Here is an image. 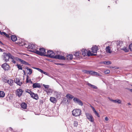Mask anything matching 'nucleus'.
Wrapping results in <instances>:
<instances>
[{
    "label": "nucleus",
    "instance_id": "obj_1",
    "mask_svg": "<svg viewBox=\"0 0 132 132\" xmlns=\"http://www.w3.org/2000/svg\"><path fill=\"white\" fill-rule=\"evenodd\" d=\"M25 47L30 49V51L36 53L38 48L37 46L34 44H29L28 46H25Z\"/></svg>",
    "mask_w": 132,
    "mask_h": 132
},
{
    "label": "nucleus",
    "instance_id": "obj_2",
    "mask_svg": "<svg viewBox=\"0 0 132 132\" xmlns=\"http://www.w3.org/2000/svg\"><path fill=\"white\" fill-rule=\"evenodd\" d=\"M3 59L6 62L9 61L10 58L12 59H13L14 58V56H12L11 54L9 53H3Z\"/></svg>",
    "mask_w": 132,
    "mask_h": 132
},
{
    "label": "nucleus",
    "instance_id": "obj_3",
    "mask_svg": "<svg viewBox=\"0 0 132 132\" xmlns=\"http://www.w3.org/2000/svg\"><path fill=\"white\" fill-rule=\"evenodd\" d=\"M81 52L82 55L84 56H95L96 55V54L91 53L90 51H88L87 50L84 49H82V50Z\"/></svg>",
    "mask_w": 132,
    "mask_h": 132
},
{
    "label": "nucleus",
    "instance_id": "obj_4",
    "mask_svg": "<svg viewBox=\"0 0 132 132\" xmlns=\"http://www.w3.org/2000/svg\"><path fill=\"white\" fill-rule=\"evenodd\" d=\"M72 114L75 116H79L81 114V111L79 109H76L72 111Z\"/></svg>",
    "mask_w": 132,
    "mask_h": 132
},
{
    "label": "nucleus",
    "instance_id": "obj_5",
    "mask_svg": "<svg viewBox=\"0 0 132 132\" xmlns=\"http://www.w3.org/2000/svg\"><path fill=\"white\" fill-rule=\"evenodd\" d=\"M36 53L41 56H45L46 54L45 50L43 48H40L39 51L37 50Z\"/></svg>",
    "mask_w": 132,
    "mask_h": 132
},
{
    "label": "nucleus",
    "instance_id": "obj_6",
    "mask_svg": "<svg viewBox=\"0 0 132 132\" xmlns=\"http://www.w3.org/2000/svg\"><path fill=\"white\" fill-rule=\"evenodd\" d=\"M54 55L55 54L53 51L49 50L47 51V54H45V56L54 58Z\"/></svg>",
    "mask_w": 132,
    "mask_h": 132
},
{
    "label": "nucleus",
    "instance_id": "obj_7",
    "mask_svg": "<svg viewBox=\"0 0 132 132\" xmlns=\"http://www.w3.org/2000/svg\"><path fill=\"white\" fill-rule=\"evenodd\" d=\"M73 100L75 103L78 104L79 105L81 106L83 105V103L79 99L75 97L74 98Z\"/></svg>",
    "mask_w": 132,
    "mask_h": 132
},
{
    "label": "nucleus",
    "instance_id": "obj_8",
    "mask_svg": "<svg viewBox=\"0 0 132 132\" xmlns=\"http://www.w3.org/2000/svg\"><path fill=\"white\" fill-rule=\"evenodd\" d=\"M86 115L87 119L90 121L93 122L94 121V119L91 114L89 113H86Z\"/></svg>",
    "mask_w": 132,
    "mask_h": 132
},
{
    "label": "nucleus",
    "instance_id": "obj_9",
    "mask_svg": "<svg viewBox=\"0 0 132 132\" xmlns=\"http://www.w3.org/2000/svg\"><path fill=\"white\" fill-rule=\"evenodd\" d=\"M2 67L5 70H8L9 69V65L7 63H5L2 65Z\"/></svg>",
    "mask_w": 132,
    "mask_h": 132
},
{
    "label": "nucleus",
    "instance_id": "obj_10",
    "mask_svg": "<svg viewBox=\"0 0 132 132\" xmlns=\"http://www.w3.org/2000/svg\"><path fill=\"white\" fill-rule=\"evenodd\" d=\"M54 59H55L60 60H65V57H64L63 56L60 55H57L55 56Z\"/></svg>",
    "mask_w": 132,
    "mask_h": 132
},
{
    "label": "nucleus",
    "instance_id": "obj_11",
    "mask_svg": "<svg viewBox=\"0 0 132 132\" xmlns=\"http://www.w3.org/2000/svg\"><path fill=\"white\" fill-rule=\"evenodd\" d=\"M98 50V47L95 46L93 47L92 48V52L94 53H96L97 51Z\"/></svg>",
    "mask_w": 132,
    "mask_h": 132
},
{
    "label": "nucleus",
    "instance_id": "obj_12",
    "mask_svg": "<svg viewBox=\"0 0 132 132\" xmlns=\"http://www.w3.org/2000/svg\"><path fill=\"white\" fill-rule=\"evenodd\" d=\"M118 43L117 46V49L118 50V49H120V48L123 46V43L122 41H118Z\"/></svg>",
    "mask_w": 132,
    "mask_h": 132
},
{
    "label": "nucleus",
    "instance_id": "obj_13",
    "mask_svg": "<svg viewBox=\"0 0 132 132\" xmlns=\"http://www.w3.org/2000/svg\"><path fill=\"white\" fill-rule=\"evenodd\" d=\"M117 41H114L112 42L111 46L112 47H116L117 48V46L118 44Z\"/></svg>",
    "mask_w": 132,
    "mask_h": 132
},
{
    "label": "nucleus",
    "instance_id": "obj_14",
    "mask_svg": "<svg viewBox=\"0 0 132 132\" xmlns=\"http://www.w3.org/2000/svg\"><path fill=\"white\" fill-rule=\"evenodd\" d=\"M16 60L20 61L23 64L27 65H29V64L27 62L24 61L21 59H19L18 58H16Z\"/></svg>",
    "mask_w": 132,
    "mask_h": 132
},
{
    "label": "nucleus",
    "instance_id": "obj_15",
    "mask_svg": "<svg viewBox=\"0 0 132 132\" xmlns=\"http://www.w3.org/2000/svg\"><path fill=\"white\" fill-rule=\"evenodd\" d=\"M30 95L32 97L36 100H37L38 99V96L37 94H35L32 92L31 94Z\"/></svg>",
    "mask_w": 132,
    "mask_h": 132
},
{
    "label": "nucleus",
    "instance_id": "obj_16",
    "mask_svg": "<svg viewBox=\"0 0 132 132\" xmlns=\"http://www.w3.org/2000/svg\"><path fill=\"white\" fill-rule=\"evenodd\" d=\"M16 95L20 97L23 91L21 89H18L16 90Z\"/></svg>",
    "mask_w": 132,
    "mask_h": 132
},
{
    "label": "nucleus",
    "instance_id": "obj_17",
    "mask_svg": "<svg viewBox=\"0 0 132 132\" xmlns=\"http://www.w3.org/2000/svg\"><path fill=\"white\" fill-rule=\"evenodd\" d=\"M4 81L5 83H7L11 86L13 85V81L11 79H10L8 80H5Z\"/></svg>",
    "mask_w": 132,
    "mask_h": 132
},
{
    "label": "nucleus",
    "instance_id": "obj_18",
    "mask_svg": "<svg viewBox=\"0 0 132 132\" xmlns=\"http://www.w3.org/2000/svg\"><path fill=\"white\" fill-rule=\"evenodd\" d=\"M111 48L109 46L106 47L105 51L107 53H111L112 52V51L111 50Z\"/></svg>",
    "mask_w": 132,
    "mask_h": 132
},
{
    "label": "nucleus",
    "instance_id": "obj_19",
    "mask_svg": "<svg viewBox=\"0 0 132 132\" xmlns=\"http://www.w3.org/2000/svg\"><path fill=\"white\" fill-rule=\"evenodd\" d=\"M15 82L18 85H21L22 83L20 81L19 79L18 78H16L14 80Z\"/></svg>",
    "mask_w": 132,
    "mask_h": 132
},
{
    "label": "nucleus",
    "instance_id": "obj_20",
    "mask_svg": "<svg viewBox=\"0 0 132 132\" xmlns=\"http://www.w3.org/2000/svg\"><path fill=\"white\" fill-rule=\"evenodd\" d=\"M41 86L38 83H35L33 84L32 87L34 88H40Z\"/></svg>",
    "mask_w": 132,
    "mask_h": 132
},
{
    "label": "nucleus",
    "instance_id": "obj_21",
    "mask_svg": "<svg viewBox=\"0 0 132 132\" xmlns=\"http://www.w3.org/2000/svg\"><path fill=\"white\" fill-rule=\"evenodd\" d=\"M111 101L114 103L118 104L120 103L121 102V100L119 99H117L116 100H111Z\"/></svg>",
    "mask_w": 132,
    "mask_h": 132
},
{
    "label": "nucleus",
    "instance_id": "obj_22",
    "mask_svg": "<svg viewBox=\"0 0 132 132\" xmlns=\"http://www.w3.org/2000/svg\"><path fill=\"white\" fill-rule=\"evenodd\" d=\"M11 39L13 42H15L17 40V38L14 35H12L11 36Z\"/></svg>",
    "mask_w": 132,
    "mask_h": 132
},
{
    "label": "nucleus",
    "instance_id": "obj_23",
    "mask_svg": "<svg viewBox=\"0 0 132 132\" xmlns=\"http://www.w3.org/2000/svg\"><path fill=\"white\" fill-rule=\"evenodd\" d=\"M21 105V107L23 109H26L27 108V105L24 103H22Z\"/></svg>",
    "mask_w": 132,
    "mask_h": 132
},
{
    "label": "nucleus",
    "instance_id": "obj_24",
    "mask_svg": "<svg viewBox=\"0 0 132 132\" xmlns=\"http://www.w3.org/2000/svg\"><path fill=\"white\" fill-rule=\"evenodd\" d=\"M120 50H123L126 52H128L129 51V50L128 48H127L126 47H123V46L120 48Z\"/></svg>",
    "mask_w": 132,
    "mask_h": 132
},
{
    "label": "nucleus",
    "instance_id": "obj_25",
    "mask_svg": "<svg viewBox=\"0 0 132 132\" xmlns=\"http://www.w3.org/2000/svg\"><path fill=\"white\" fill-rule=\"evenodd\" d=\"M45 90L47 92L48 94H50V93H52L53 91L52 89L50 88L47 89H46Z\"/></svg>",
    "mask_w": 132,
    "mask_h": 132
},
{
    "label": "nucleus",
    "instance_id": "obj_26",
    "mask_svg": "<svg viewBox=\"0 0 132 132\" xmlns=\"http://www.w3.org/2000/svg\"><path fill=\"white\" fill-rule=\"evenodd\" d=\"M66 97L69 99H72L73 98V96L69 94H68L66 95Z\"/></svg>",
    "mask_w": 132,
    "mask_h": 132
},
{
    "label": "nucleus",
    "instance_id": "obj_27",
    "mask_svg": "<svg viewBox=\"0 0 132 132\" xmlns=\"http://www.w3.org/2000/svg\"><path fill=\"white\" fill-rule=\"evenodd\" d=\"M50 100L51 101L54 103L56 102V99L54 97H51Z\"/></svg>",
    "mask_w": 132,
    "mask_h": 132
},
{
    "label": "nucleus",
    "instance_id": "obj_28",
    "mask_svg": "<svg viewBox=\"0 0 132 132\" xmlns=\"http://www.w3.org/2000/svg\"><path fill=\"white\" fill-rule=\"evenodd\" d=\"M88 86H89L90 87H91L92 88H94L97 89V86L93 85H92L90 83L88 84Z\"/></svg>",
    "mask_w": 132,
    "mask_h": 132
},
{
    "label": "nucleus",
    "instance_id": "obj_29",
    "mask_svg": "<svg viewBox=\"0 0 132 132\" xmlns=\"http://www.w3.org/2000/svg\"><path fill=\"white\" fill-rule=\"evenodd\" d=\"M5 95V93L3 91H0V97H3Z\"/></svg>",
    "mask_w": 132,
    "mask_h": 132
},
{
    "label": "nucleus",
    "instance_id": "obj_30",
    "mask_svg": "<svg viewBox=\"0 0 132 132\" xmlns=\"http://www.w3.org/2000/svg\"><path fill=\"white\" fill-rule=\"evenodd\" d=\"M26 69L28 70L29 71V72H28V74L29 75H30L32 73V70L28 68L27 67L26 68Z\"/></svg>",
    "mask_w": 132,
    "mask_h": 132
},
{
    "label": "nucleus",
    "instance_id": "obj_31",
    "mask_svg": "<svg viewBox=\"0 0 132 132\" xmlns=\"http://www.w3.org/2000/svg\"><path fill=\"white\" fill-rule=\"evenodd\" d=\"M103 63L107 65H109L111 64V61H104L103 62Z\"/></svg>",
    "mask_w": 132,
    "mask_h": 132
},
{
    "label": "nucleus",
    "instance_id": "obj_32",
    "mask_svg": "<svg viewBox=\"0 0 132 132\" xmlns=\"http://www.w3.org/2000/svg\"><path fill=\"white\" fill-rule=\"evenodd\" d=\"M21 45L23 46L24 45L25 47V46H28V45L26 44V42H23L22 41L20 43Z\"/></svg>",
    "mask_w": 132,
    "mask_h": 132
},
{
    "label": "nucleus",
    "instance_id": "obj_33",
    "mask_svg": "<svg viewBox=\"0 0 132 132\" xmlns=\"http://www.w3.org/2000/svg\"><path fill=\"white\" fill-rule=\"evenodd\" d=\"M67 59L68 60H71L72 59L73 55H69L67 56Z\"/></svg>",
    "mask_w": 132,
    "mask_h": 132
},
{
    "label": "nucleus",
    "instance_id": "obj_34",
    "mask_svg": "<svg viewBox=\"0 0 132 132\" xmlns=\"http://www.w3.org/2000/svg\"><path fill=\"white\" fill-rule=\"evenodd\" d=\"M78 125V122L76 121H74L73 125L74 126L77 127Z\"/></svg>",
    "mask_w": 132,
    "mask_h": 132
},
{
    "label": "nucleus",
    "instance_id": "obj_35",
    "mask_svg": "<svg viewBox=\"0 0 132 132\" xmlns=\"http://www.w3.org/2000/svg\"><path fill=\"white\" fill-rule=\"evenodd\" d=\"M93 75L94 76H100V74L98 73L97 72H96L95 71H94L93 72Z\"/></svg>",
    "mask_w": 132,
    "mask_h": 132
},
{
    "label": "nucleus",
    "instance_id": "obj_36",
    "mask_svg": "<svg viewBox=\"0 0 132 132\" xmlns=\"http://www.w3.org/2000/svg\"><path fill=\"white\" fill-rule=\"evenodd\" d=\"M43 86L46 88V89H47L49 88V85H46L43 84Z\"/></svg>",
    "mask_w": 132,
    "mask_h": 132
},
{
    "label": "nucleus",
    "instance_id": "obj_37",
    "mask_svg": "<svg viewBox=\"0 0 132 132\" xmlns=\"http://www.w3.org/2000/svg\"><path fill=\"white\" fill-rule=\"evenodd\" d=\"M16 65L17 66V68L19 69L20 70H22V67L20 66L18 64H16Z\"/></svg>",
    "mask_w": 132,
    "mask_h": 132
},
{
    "label": "nucleus",
    "instance_id": "obj_38",
    "mask_svg": "<svg viewBox=\"0 0 132 132\" xmlns=\"http://www.w3.org/2000/svg\"><path fill=\"white\" fill-rule=\"evenodd\" d=\"M79 52H77L75 53L74 55L75 56L78 57L79 56Z\"/></svg>",
    "mask_w": 132,
    "mask_h": 132
},
{
    "label": "nucleus",
    "instance_id": "obj_39",
    "mask_svg": "<svg viewBox=\"0 0 132 132\" xmlns=\"http://www.w3.org/2000/svg\"><path fill=\"white\" fill-rule=\"evenodd\" d=\"M35 69L39 71L41 73H42L43 72V70L41 69H40L38 68H36Z\"/></svg>",
    "mask_w": 132,
    "mask_h": 132
},
{
    "label": "nucleus",
    "instance_id": "obj_40",
    "mask_svg": "<svg viewBox=\"0 0 132 132\" xmlns=\"http://www.w3.org/2000/svg\"><path fill=\"white\" fill-rule=\"evenodd\" d=\"M26 92L28 93L29 94L31 95V94L32 93L30 90L29 89H27L26 90Z\"/></svg>",
    "mask_w": 132,
    "mask_h": 132
},
{
    "label": "nucleus",
    "instance_id": "obj_41",
    "mask_svg": "<svg viewBox=\"0 0 132 132\" xmlns=\"http://www.w3.org/2000/svg\"><path fill=\"white\" fill-rule=\"evenodd\" d=\"M89 71L84 70L83 71L84 73L87 74H89Z\"/></svg>",
    "mask_w": 132,
    "mask_h": 132
},
{
    "label": "nucleus",
    "instance_id": "obj_42",
    "mask_svg": "<svg viewBox=\"0 0 132 132\" xmlns=\"http://www.w3.org/2000/svg\"><path fill=\"white\" fill-rule=\"evenodd\" d=\"M129 48L131 51H132V44H130L129 45Z\"/></svg>",
    "mask_w": 132,
    "mask_h": 132
},
{
    "label": "nucleus",
    "instance_id": "obj_43",
    "mask_svg": "<svg viewBox=\"0 0 132 132\" xmlns=\"http://www.w3.org/2000/svg\"><path fill=\"white\" fill-rule=\"evenodd\" d=\"M110 72V71L109 70H106L104 71V73L105 74H107Z\"/></svg>",
    "mask_w": 132,
    "mask_h": 132
},
{
    "label": "nucleus",
    "instance_id": "obj_44",
    "mask_svg": "<svg viewBox=\"0 0 132 132\" xmlns=\"http://www.w3.org/2000/svg\"><path fill=\"white\" fill-rule=\"evenodd\" d=\"M94 71H89V74L93 75V73H94Z\"/></svg>",
    "mask_w": 132,
    "mask_h": 132
},
{
    "label": "nucleus",
    "instance_id": "obj_45",
    "mask_svg": "<svg viewBox=\"0 0 132 132\" xmlns=\"http://www.w3.org/2000/svg\"><path fill=\"white\" fill-rule=\"evenodd\" d=\"M94 113L97 116H98V117H100L99 114L98 112H97L96 111L94 112Z\"/></svg>",
    "mask_w": 132,
    "mask_h": 132
},
{
    "label": "nucleus",
    "instance_id": "obj_46",
    "mask_svg": "<svg viewBox=\"0 0 132 132\" xmlns=\"http://www.w3.org/2000/svg\"><path fill=\"white\" fill-rule=\"evenodd\" d=\"M55 94L56 95V96L57 97H60V95L59 94H58V93L57 92H55Z\"/></svg>",
    "mask_w": 132,
    "mask_h": 132
},
{
    "label": "nucleus",
    "instance_id": "obj_47",
    "mask_svg": "<svg viewBox=\"0 0 132 132\" xmlns=\"http://www.w3.org/2000/svg\"><path fill=\"white\" fill-rule=\"evenodd\" d=\"M4 33V35L3 36H5L7 38L9 37V35L7 34L5 32Z\"/></svg>",
    "mask_w": 132,
    "mask_h": 132
},
{
    "label": "nucleus",
    "instance_id": "obj_48",
    "mask_svg": "<svg viewBox=\"0 0 132 132\" xmlns=\"http://www.w3.org/2000/svg\"><path fill=\"white\" fill-rule=\"evenodd\" d=\"M29 78V77L28 76H27V77L26 81L27 83H28L29 82V81L28 80V79Z\"/></svg>",
    "mask_w": 132,
    "mask_h": 132
},
{
    "label": "nucleus",
    "instance_id": "obj_49",
    "mask_svg": "<svg viewBox=\"0 0 132 132\" xmlns=\"http://www.w3.org/2000/svg\"><path fill=\"white\" fill-rule=\"evenodd\" d=\"M42 73H43L44 74H45V75H48V73H47V72H44V71H43V72H42Z\"/></svg>",
    "mask_w": 132,
    "mask_h": 132
},
{
    "label": "nucleus",
    "instance_id": "obj_50",
    "mask_svg": "<svg viewBox=\"0 0 132 132\" xmlns=\"http://www.w3.org/2000/svg\"><path fill=\"white\" fill-rule=\"evenodd\" d=\"M4 33H5V32H1L0 31V34L1 35H3V36L4 35Z\"/></svg>",
    "mask_w": 132,
    "mask_h": 132
},
{
    "label": "nucleus",
    "instance_id": "obj_51",
    "mask_svg": "<svg viewBox=\"0 0 132 132\" xmlns=\"http://www.w3.org/2000/svg\"><path fill=\"white\" fill-rule=\"evenodd\" d=\"M105 120L106 121H108L109 120V118L107 117H106L105 118Z\"/></svg>",
    "mask_w": 132,
    "mask_h": 132
},
{
    "label": "nucleus",
    "instance_id": "obj_52",
    "mask_svg": "<svg viewBox=\"0 0 132 132\" xmlns=\"http://www.w3.org/2000/svg\"><path fill=\"white\" fill-rule=\"evenodd\" d=\"M14 59V58L13 59H12L13 60L12 61V62L14 63H16V61L13 60Z\"/></svg>",
    "mask_w": 132,
    "mask_h": 132
},
{
    "label": "nucleus",
    "instance_id": "obj_53",
    "mask_svg": "<svg viewBox=\"0 0 132 132\" xmlns=\"http://www.w3.org/2000/svg\"><path fill=\"white\" fill-rule=\"evenodd\" d=\"M92 109L94 112H95V111H96V110H95V109L94 108Z\"/></svg>",
    "mask_w": 132,
    "mask_h": 132
},
{
    "label": "nucleus",
    "instance_id": "obj_54",
    "mask_svg": "<svg viewBox=\"0 0 132 132\" xmlns=\"http://www.w3.org/2000/svg\"><path fill=\"white\" fill-rule=\"evenodd\" d=\"M4 50L2 49L1 48H0V52H3V51Z\"/></svg>",
    "mask_w": 132,
    "mask_h": 132
},
{
    "label": "nucleus",
    "instance_id": "obj_55",
    "mask_svg": "<svg viewBox=\"0 0 132 132\" xmlns=\"http://www.w3.org/2000/svg\"><path fill=\"white\" fill-rule=\"evenodd\" d=\"M9 130H12V129L11 127H10L9 128Z\"/></svg>",
    "mask_w": 132,
    "mask_h": 132
},
{
    "label": "nucleus",
    "instance_id": "obj_56",
    "mask_svg": "<svg viewBox=\"0 0 132 132\" xmlns=\"http://www.w3.org/2000/svg\"><path fill=\"white\" fill-rule=\"evenodd\" d=\"M128 104L129 105H131V104L130 103H128Z\"/></svg>",
    "mask_w": 132,
    "mask_h": 132
},
{
    "label": "nucleus",
    "instance_id": "obj_57",
    "mask_svg": "<svg viewBox=\"0 0 132 132\" xmlns=\"http://www.w3.org/2000/svg\"><path fill=\"white\" fill-rule=\"evenodd\" d=\"M56 65H61L62 64H60V63H56Z\"/></svg>",
    "mask_w": 132,
    "mask_h": 132
},
{
    "label": "nucleus",
    "instance_id": "obj_58",
    "mask_svg": "<svg viewBox=\"0 0 132 132\" xmlns=\"http://www.w3.org/2000/svg\"><path fill=\"white\" fill-rule=\"evenodd\" d=\"M23 73H24V74H25L26 73V72H25V71L24 70H23Z\"/></svg>",
    "mask_w": 132,
    "mask_h": 132
},
{
    "label": "nucleus",
    "instance_id": "obj_59",
    "mask_svg": "<svg viewBox=\"0 0 132 132\" xmlns=\"http://www.w3.org/2000/svg\"><path fill=\"white\" fill-rule=\"evenodd\" d=\"M28 80L29 81H29H31V79H28Z\"/></svg>",
    "mask_w": 132,
    "mask_h": 132
},
{
    "label": "nucleus",
    "instance_id": "obj_60",
    "mask_svg": "<svg viewBox=\"0 0 132 132\" xmlns=\"http://www.w3.org/2000/svg\"><path fill=\"white\" fill-rule=\"evenodd\" d=\"M0 43H1V44H2V45H3L4 44L0 41Z\"/></svg>",
    "mask_w": 132,
    "mask_h": 132
},
{
    "label": "nucleus",
    "instance_id": "obj_61",
    "mask_svg": "<svg viewBox=\"0 0 132 132\" xmlns=\"http://www.w3.org/2000/svg\"><path fill=\"white\" fill-rule=\"evenodd\" d=\"M130 90L131 92H132V89H130Z\"/></svg>",
    "mask_w": 132,
    "mask_h": 132
},
{
    "label": "nucleus",
    "instance_id": "obj_62",
    "mask_svg": "<svg viewBox=\"0 0 132 132\" xmlns=\"http://www.w3.org/2000/svg\"><path fill=\"white\" fill-rule=\"evenodd\" d=\"M91 108L93 109V108H94V107L92 106H91Z\"/></svg>",
    "mask_w": 132,
    "mask_h": 132
},
{
    "label": "nucleus",
    "instance_id": "obj_63",
    "mask_svg": "<svg viewBox=\"0 0 132 132\" xmlns=\"http://www.w3.org/2000/svg\"><path fill=\"white\" fill-rule=\"evenodd\" d=\"M88 1H89L90 0H88Z\"/></svg>",
    "mask_w": 132,
    "mask_h": 132
},
{
    "label": "nucleus",
    "instance_id": "obj_64",
    "mask_svg": "<svg viewBox=\"0 0 132 132\" xmlns=\"http://www.w3.org/2000/svg\"><path fill=\"white\" fill-rule=\"evenodd\" d=\"M131 85V86H132V85Z\"/></svg>",
    "mask_w": 132,
    "mask_h": 132
}]
</instances>
